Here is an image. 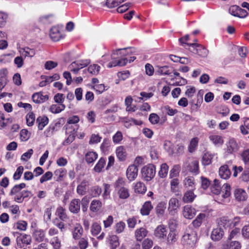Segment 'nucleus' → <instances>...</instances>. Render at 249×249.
Here are the masks:
<instances>
[{
    "label": "nucleus",
    "mask_w": 249,
    "mask_h": 249,
    "mask_svg": "<svg viewBox=\"0 0 249 249\" xmlns=\"http://www.w3.org/2000/svg\"><path fill=\"white\" fill-rule=\"evenodd\" d=\"M131 48L119 49L112 53V61L108 65V68L125 66L128 62L131 63L136 59V57L131 56L129 59L124 56L128 55L132 51Z\"/></svg>",
    "instance_id": "nucleus-1"
},
{
    "label": "nucleus",
    "mask_w": 249,
    "mask_h": 249,
    "mask_svg": "<svg viewBox=\"0 0 249 249\" xmlns=\"http://www.w3.org/2000/svg\"><path fill=\"white\" fill-rule=\"evenodd\" d=\"M196 232L190 228L186 229L182 236L181 242L187 248H194L197 241Z\"/></svg>",
    "instance_id": "nucleus-2"
},
{
    "label": "nucleus",
    "mask_w": 249,
    "mask_h": 249,
    "mask_svg": "<svg viewBox=\"0 0 249 249\" xmlns=\"http://www.w3.org/2000/svg\"><path fill=\"white\" fill-rule=\"evenodd\" d=\"M142 175L146 181L151 180L156 174V167L152 164H149L142 169Z\"/></svg>",
    "instance_id": "nucleus-3"
},
{
    "label": "nucleus",
    "mask_w": 249,
    "mask_h": 249,
    "mask_svg": "<svg viewBox=\"0 0 249 249\" xmlns=\"http://www.w3.org/2000/svg\"><path fill=\"white\" fill-rule=\"evenodd\" d=\"M153 234L156 239L163 241L166 238L168 234L167 228L165 225H160L155 228Z\"/></svg>",
    "instance_id": "nucleus-4"
},
{
    "label": "nucleus",
    "mask_w": 249,
    "mask_h": 249,
    "mask_svg": "<svg viewBox=\"0 0 249 249\" xmlns=\"http://www.w3.org/2000/svg\"><path fill=\"white\" fill-rule=\"evenodd\" d=\"M180 204L178 199L176 197L171 198L168 202V211L171 215H174L177 213Z\"/></svg>",
    "instance_id": "nucleus-5"
},
{
    "label": "nucleus",
    "mask_w": 249,
    "mask_h": 249,
    "mask_svg": "<svg viewBox=\"0 0 249 249\" xmlns=\"http://www.w3.org/2000/svg\"><path fill=\"white\" fill-rule=\"evenodd\" d=\"M17 246L20 248H23L25 245L31 244L32 238L30 235L26 234H20L17 237L16 239Z\"/></svg>",
    "instance_id": "nucleus-6"
},
{
    "label": "nucleus",
    "mask_w": 249,
    "mask_h": 249,
    "mask_svg": "<svg viewBox=\"0 0 249 249\" xmlns=\"http://www.w3.org/2000/svg\"><path fill=\"white\" fill-rule=\"evenodd\" d=\"M138 169L134 164L128 166L126 170V176L130 181L134 180L138 175Z\"/></svg>",
    "instance_id": "nucleus-7"
},
{
    "label": "nucleus",
    "mask_w": 249,
    "mask_h": 249,
    "mask_svg": "<svg viewBox=\"0 0 249 249\" xmlns=\"http://www.w3.org/2000/svg\"><path fill=\"white\" fill-rule=\"evenodd\" d=\"M182 214L187 219H192L196 214V210L191 206L187 205L183 207Z\"/></svg>",
    "instance_id": "nucleus-8"
},
{
    "label": "nucleus",
    "mask_w": 249,
    "mask_h": 249,
    "mask_svg": "<svg viewBox=\"0 0 249 249\" xmlns=\"http://www.w3.org/2000/svg\"><path fill=\"white\" fill-rule=\"evenodd\" d=\"M224 234V231L223 229L218 227L213 229L211 233V237L213 241H219L222 238Z\"/></svg>",
    "instance_id": "nucleus-9"
},
{
    "label": "nucleus",
    "mask_w": 249,
    "mask_h": 249,
    "mask_svg": "<svg viewBox=\"0 0 249 249\" xmlns=\"http://www.w3.org/2000/svg\"><path fill=\"white\" fill-rule=\"evenodd\" d=\"M69 210L73 213H77L80 210V200L79 199H73L70 203Z\"/></svg>",
    "instance_id": "nucleus-10"
},
{
    "label": "nucleus",
    "mask_w": 249,
    "mask_h": 249,
    "mask_svg": "<svg viewBox=\"0 0 249 249\" xmlns=\"http://www.w3.org/2000/svg\"><path fill=\"white\" fill-rule=\"evenodd\" d=\"M121 180H118L116 182V188L118 191V194L120 198L125 199L128 197L129 194L128 190L124 187H120L119 184Z\"/></svg>",
    "instance_id": "nucleus-11"
},
{
    "label": "nucleus",
    "mask_w": 249,
    "mask_h": 249,
    "mask_svg": "<svg viewBox=\"0 0 249 249\" xmlns=\"http://www.w3.org/2000/svg\"><path fill=\"white\" fill-rule=\"evenodd\" d=\"M235 199L239 201H245L248 198V195L245 190L241 188H237L234 192Z\"/></svg>",
    "instance_id": "nucleus-12"
},
{
    "label": "nucleus",
    "mask_w": 249,
    "mask_h": 249,
    "mask_svg": "<svg viewBox=\"0 0 249 249\" xmlns=\"http://www.w3.org/2000/svg\"><path fill=\"white\" fill-rule=\"evenodd\" d=\"M50 36L52 39L54 41H59L62 37L58 27L54 26L50 30Z\"/></svg>",
    "instance_id": "nucleus-13"
},
{
    "label": "nucleus",
    "mask_w": 249,
    "mask_h": 249,
    "mask_svg": "<svg viewBox=\"0 0 249 249\" xmlns=\"http://www.w3.org/2000/svg\"><path fill=\"white\" fill-rule=\"evenodd\" d=\"M83 233V229L79 223H76L74 225L72 231V237L75 240L80 239Z\"/></svg>",
    "instance_id": "nucleus-14"
},
{
    "label": "nucleus",
    "mask_w": 249,
    "mask_h": 249,
    "mask_svg": "<svg viewBox=\"0 0 249 249\" xmlns=\"http://www.w3.org/2000/svg\"><path fill=\"white\" fill-rule=\"evenodd\" d=\"M48 98L47 95H43L41 92H36L32 95L33 102L36 104L42 103L48 100Z\"/></svg>",
    "instance_id": "nucleus-15"
},
{
    "label": "nucleus",
    "mask_w": 249,
    "mask_h": 249,
    "mask_svg": "<svg viewBox=\"0 0 249 249\" xmlns=\"http://www.w3.org/2000/svg\"><path fill=\"white\" fill-rule=\"evenodd\" d=\"M147 233V230L144 228L141 227L135 231V237L137 241H141L143 238L146 236Z\"/></svg>",
    "instance_id": "nucleus-16"
},
{
    "label": "nucleus",
    "mask_w": 249,
    "mask_h": 249,
    "mask_svg": "<svg viewBox=\"0 0 249 249\" xmlns=\"http://www.w3.org/2000/svg\"><path fill=\"white\" fill-rule=\"evenodd\" d=\"M227 152L232 154L238 150V146L236 142L233 139H230L227 143Z\"/></svg>",
    "instance_id": "nucleus-17"
},
{
    "label": "nucleus",
    "mask_w": 249,
    "mask_h": 249,
    "mask_svg": "<svg viewBox=\"0 0 249 249\" xmlns=\"http://www.w3.org/2000/svg\"><path fill=\"white\" fill-rule=\"evenodd\" d=\"M231 186L229 184L227 183H225L223 184L222 187L221 188L220 196L219 197H221L224 199H228L229 200V197L230 196L231 193Z\"/></svg>",
    "instance_id": "nucleus-18"
},
{
    "label": "nucleus",
    "mask_w": 249,
    "mask_h": 249,
    "mask_svg": "<svg viewBox=\"0 0 249 249\" xmlns=\"http://www.w3.org/2000/svg\"><path fill=\"white\" fill-rule=\"evenodd\" d=\"M219 175L223 179L229 178L231 175V172L227 165L221 166L219 170Z\"/></svg>",
    "instance_id": "nucleus-19"
},
{
    "label": "nucleus",
    "mask_w": 249,
    "mask_h": 249,
    "mask_svg": "<svg viewBox=\"0 0 249 249\" xmlns=\"http://www.w3.org/2000/svg\"><path fill=\"white\" fill-rule=\"evenodd\" d=\"M116 154L119 160L124 161L126 159L127 154L125 148L123 146H120L116 148Z\"/></svg>",
    "instance_id": "nucleus-20"
},
{
    "label": "nucleus",
    "mask_w": 249,
    "mask_h": 249,
    "mask_svg": "<svg viewBox=\"0 0 249 249\" xmlns=\"http://www.w3.org/2000/svg\"><path fill=\"white\" fill-rule=\"evenodd\" d=\"M88 186V181L86 180H83L77 187V193L81 196L84 195L87 192V188Z\"/></svg>",
    "instance_id": "nucleus-21"
},
{
    "label": "nucleus",
    "mask_w": 249,
    "mask_h": 249,
    "mask_svg": "<svg viewBox=\"0 0 249 249\" xmlns=\"http://www.w3.org/2000/svg\"><path fill=\"white\" fill-rule=\"evenodd\" d=\"M209 138L213 143L216 146H221L224 143L223 138L220 135H211L209 136Z\"/></svg>",
    "instance_id": "nucleus-22"
},
{
    "label": "nucleus",
    "mask_w": 249,
    "mask_h": 249,
    "mask_svg": "<svg viewBox=\"0 0 249 249\" xmlns=\"http://www.w3.org/2000/svg\"><path fill=\"white\" fill-rule=\"evenodd\" d=\"M184 186L186 188H190L191 190L195 189L196 182L193 177H187L183 180Z\"/></svg>",
    "instance_id": "nucleus-23"
},
{
    "label": "nucleus",
    "mask_w": 249,
    "mask_h": 249,
    "mask_svg": "<svg viewBox=\"0 0 249 249\" xmlns=\"http://www.w3.org/2000/svg\"><path fill=\"white\" fill-rule=\"evenodd\" d=\"M215 154L210 152H206L203 157L202 163L204 165H208L212 163L213 159L214 157Z\"/></svg>",
    "instance_id": "nucleus-24"
},
{
    "label": "nucleus",
    "mask_w": 249,
    "mask_h": 249,
    "mask_svg": "<svg viewBox=\"0 0 249 249\" xmlns=\"http://www.w3.org/2000/svg\"><path fill=\"white\" fill-rule=\"evenodd\" d=\"M134 189L135 193L143 194L146 191V187L143 182L139 181L134 184Z\"/></svg>",
    "instance_id": "nucleus-25"
},
{
    "label": "nucleus",
    "mask_w": 249,
    "mask_h": 249,
    "mask_svg": "<svg viewBox=\"0 0 249 249\" xmlns=\"http://www.w3.org/2000/svg\"><path fill=\"white\" fill-rule=\"evenodd\" d=\"M102 206V203L100 200L94 199L90 203L89 209L91 212L96 213L100 210Z\"/></svg>",
    "instance_id": "nucleus-26"
},
{
    "label": "nucleus",
    "mask_w": 249,
    "mask_h": 249,
    "mask_svg": "<svg viewBox=\"0 0 249 249\" xmlns=\"http://www.w3.org/2000/svg\"><path fill=\"white\" fill-rule=\"evenodd\" d=\"M152 209L153 206L151 202L146 201L142 205L141 210V213L142 215H148Z\"/></svg>",
    "instance_id": "nucleus-27"
},
{
    "label": "nucleus",
    "mask_w": 249,
    "mask_h": 249,
    "mask_svg": "<svg viewBox=\"0 0 249 249\" xmlns=\"http://www.w3.org/2000/svg\"><path fill=\"white\" fill-rule=\"evenodd\" d=\"M196 196L193 190H188L184 193L182 197V201L185 203L192 202Z\"/></svg>",
    "instance_id": "nucleus-28"
},
{
    "label": "nucleus",
    "mask_w": 249,
    "mask_h": 249,
    "mask_svg": "<svg viewBox=\"0 0 249 249\" xmlns=\"http://www.w3.org/2000/svg\"><path fill=\"white\" fill-rule=\"evenodd\" d=\"M237 8H238L235 6H232L230 8V12L234 16H237L242 18H244L247 17L248 14L247 11L241 8L239 9L238 12L236 13H234L233 11Z\"/></svg>",
    "instance_id": "nucleus-29"
},
{
    "label": "nucleus",
    "mask_w": 249,
    "mask_h": 249,
    "mask_svg": "<svg viewBox=\"0 0 249 249\" xmlns=\"http://www.w3.org/2000/svg\"><path fill=\"white\" fill-rule=\"evenodd\" d=\"M33 236L36 241L40 242L43 241L45 236V233L44 231L37 229L34 232Z\"/></svg>",
    "instance_id": "nucleus-30"
},
{
    "label": "nucleus",
    "mask_w": 249,
    "mask_h": 249,
    "mask_svg": "<svg viewBox=\"0 0 249 249\" xmlns=\"http://www.w3.org/2000/svg\"><path fill=\"white\" fill-rule=\"evenodd\" d=\"M19 52L24 57H33L35 55V51L34 49L28 47L20 48Z\"/></svg>",
    "instance_id": "nucleus-31"
},
{
    "label": "nucleus",
    "mask_w": 249,
    "mask_h": 249,
    "mask_svg": "<svg viewBox=\"0 0 249 249\" xmlns=\"http://www.w3.org/2000/svg\"><path fill=\"white\" fill-rule=\"evenodd\" d=\"M218 227L221 228L223 227L225 229L231 228V219H229L227 217L220 218L218 222Z\"/></svg>",
    "instance_id": "nucleus-32"
},
{
    "label": "nucleus",
    "mask_w": 249,
    "mask_h": 249,
    "mask_svg": "<svg viewBox=\"0 0 249 249\" xmlns=\"http://www.w3.org/2000/svg\"><path fill=\"white\" fill-rule=\"evenodd\" d=\"M98 158V154L94 151H89L85 155V160L88 163H93Z\"/></svg>",
    "instance_id": "nucleus-33"
},
{
    "label": "nucleus",
    "mask_w": 249,
    "mask_h": 249,
    "mask_svg": "<svg viewBox=\"0 0 249 249\" xmlns=\"http://www.w3.org/2000/svg\"><path fill=\"white\" fill-rule=\"evenodd\" d=\"M56 214L61 220L64 221H66L68 218L66 210L61 206L57 208Z\"/></svg>",
    "instance_id": "nucleus-34"
},
{
    "label": "nucleus",
    "mask_w": 249,
    "mask_h": 249,
    "mask_svg": "<svg viewBox=\"0 0 249 249\" xmlns=\"http://www.w3.org/2000/svg\"><path fill=\"white\" fill-rule=\"evenodd\" d=\"M221 187L220 185L219 181L216 179L213 180V184L211 186V191L213 194L215 195H220L221 193Z\"/></svg>",
    "instance_id": "nucleus-35"
},
{
    "label": "nucleus",
    "mask_w": 249,
    "mask_h": 249,
    "mask_svg": "<svg viewBox=\"0 0 249 249\" xmlns=\"http://www.w3.org/2000/svg\"><path fill=\"white\" fill-rule=\"evenodd\" d=\"M167 235L168 236L166 237L167 244L172 245L177 241V233L175 230H170Z\"/></svg>",
    "instance_id": "nucleus-36"
},
{
    "label": "nucleus",
    "mask_w": 249,
    "mask_h": 249,
    "mask_svg": "<svg viewBox=\"0 0 249 249\" xmlns=\"http://www.w3.org/2000/svg\"><path fill=\"white\" fill-rule=\"evenodd\" d=\"M49 120L47 117H39L36 119L38 124V128L39 130H42L48 124Z\"/></svg>",
    "instance_id": "nucleus-37"
},
{
    "label": "nucleus",
    "mask_w": 249,
    "mask_h": 249,
    "mask_svg": "<svg viewBox=\"0 0 249 249\" xmlns=\"http://www.w3.org/2000/svg\"><path fill=\"white\" fill-rule=\"evenodd\" d=\"M66 107L64 104L52 105L50 108V110L53 113H59L64 110Z\"/></svg>",
    "instance_id": "nucleus-38"
},
{
    "label": "nucleus",
    "mask_w": 249,
    "mask_h": 249,
    "mask_svg": "<svg viewBox=\"0 0 249 249\" xmlns=\"http://www.w3.org/2000/svg\"><path fill=\"white\" fill-rule=\"evenodd\" d=\"M25 187L26 184L24 183L16 185L12 188L9 194L11 196L19 194L20 193H21V190L24 188Z\"/></svg>",
    "instance_id": "nucleus-39"
},
{
    "label": "nucleus",
    "mask_w": 249,
    "mask_h": 249,
    "mask_svg": "<svg viewBox=\"0 0 249 249\" xmlns=\"http://www.w3.org/2000/svg\"><path fill=\"white\" fill-rule=\"evenodd\" d=\"M101 227L97 222H93L90 228V232L93 236L97 235L101 231Z\"/></svg>",
    "instance_id": "nucleus-40"
},
{
    "label": "nucleus",
    "mask_w": 249,
    "mask_h": 249,
    "mask_svg": "<svg viewBox=\"0 0 249 249\" xmlns=\"http://www.w3.org/2000/svg\"><path fill=\"white\" fill-rule=\"evenodd\" d=\"M109 244L111 249H115L119 245L118 237L115 235L109 236Z\"/></svg>",
    "instance_id": "nucleus-41"
},
{
    "label": "nucleus",
    "mask_w": 249,
    "mask_h": 249,
    "mask_svg": "<svg viewBox=\"0 0 249 249\" xmlns=\"http://www.w3.org/2000/svg\"><path fill=\"white\" fill-rule=\"evenodd\" d=\"M168 170L169 166L166 163H162L160 165V170L158 173L159 176L161 178H165L168 174Z\"/></svg>",
    "instance_id": "nucleus-42"
},
{
    "label": "nucleus",
    "mask_w": 249,
    "mask_h": 249,
    "mask_svg": "<svg viewBox=\"0 0 249 249\" xmlns=\"http://www.w3.org/2000/svg\"><path fill=\"white\" fill-rule=\"evenodd\" d=\"M166 209V204L164 202H160L156 208V213L158 216L163 215Z\"/></svg>",
    "instance_id": "nucleus-43"
},
{
    "label": "nucleus",
    "mask_w": 249,
    "mask_h": 249,
    "mask_svg": "<svg viewBox=\"0 0 249 249\" xmlns=\"http://www.w3.org/2000/svg\"><path fill=\"white\" fill-rule=\"evenodd\" d=\"M156 73L158 75H169V67L167 66H157Z\"/></svg>",
    "instance_id": "nucleus-44"
},
{
    "label": "nucleus",
    "mask_w": 249,
    "mask_h": 249,
    "mask_svg": "<svg viewBox=\"0 0 249 249\" xmlns=\"http://www.w3.org/2000/svg\"><path fill=\"white\" fill-rule=\"evenodd\" d=\"M50 243L53 246V249H61V241L58 237L55 236L52 238Z\"/></svg>",
    "instance_id": "nucleus-45"
},
{
    "label": "nucleus",
    "mask_w": 249,
    "mask_h": 249,
    "mask_svg": "<svg viewBox=\"0 0 249 249\" xmlns=\"http://www.w3.org/2000/svg\"><path fill=\"white\" fill-rule=\"evenodd\" d=\"M125 0H107L106 5L108 8H111L118 6Z\"/></svg>",
    "instance_id": "nucleus-46"
},
{
    "label": "nucleus",
    "mask_w": 249,
    "mask_h": 249,
    "mask_svg": "<svg viewBox=\"0 0 249 249\" xmlns=\"http://www.w3.org/2000/svg\"><path fill=\"white\" fill-rule=\"evenodd\" d=\"M240 243L236 241H231L226 246L224 247V249H241Z\"/></svg>",
    "instance_id": "nucleus-47"
},
{
    "label": "nucleus",
    "mask_w": 249,
    "mask_h": 249,
    "mask_svg": "<svg viewBox=\"0 0 249 249\" xmlns=\"http://www.w3.org/2000/svg\"><path fill=\"white\" fill-rule=\"evenodd\" d=\"M205 217V214L204 213H200L193 221L192 224L195 227H199L201 225L202 220Z\"/></svg>",
    "instance_id": "nucleus-48"
},
{
    "label": "nucleus",
    "mask_w": 249,
    "mask_h": 249,
    "mask_svg": "<svg viewBox=\"0 0 249 249\" xmlns=\"http://www.w3.org/2000/svg\"><path fill=\"white\" fill-rule=\"evenodd\" d=\"M106 164V160L105 159L101 158L96 164L94 168V170L96 172L99 173L102 171V169L104 167Z\"/></svg>",
    "instance_id": "nucleus-49"
},
{
    "label": "nucleus",
    "mask_w": 249,
    "mask_h": 249,
    "mask_svg": "<svg viewBox=\"0 0 249 249\" xmlns=\"http://www.w3.org/2000/svg\"><path fill=\"white\" fill-rule=\"evenodd\" d=\"M179 181L177 178H173L170 181L171 191L175 193L178 191V185Z\"/></svg>",
    "instance_id": "nucleus-50"
},
{
    "label": "nucleus",
    "mask_w": 249,
    "mask_h": 249,
    "mask_svg": "<svg viewBox=\"0 0 249 249\" xmlns=\"http://www.w3.org/2000/svg\"><path fill=\"white\" fill-rule=\"evenodd\" d=\"M163 147L169 154L172 155L174 153L173 145L170 141L167 140L165 141L163 143Z\"/></svg>",
    "instance_id": "nucleus-51"
},
{
    "label": "nucleus",
    "mask_w": 249,
    "mask_h": 249,
    "mask_svg": "<svg viewBox=\"0 0 249 249\" xmlns=\"http://www.w3.org/2000/svg\"><path fill=\"white\" fill-rule=\"evenodd\" d=\"M189 170L190 172L195 174L198 173V161L197 160H194L191 162L189 167Z\"/></svg>",
    "instance_id": "nucleus-52"
},
{
    "label": "nucleus",
    "mask_w": 249,
    "mask_h": 249,
    "mask_svg": "<svg viewBox=\"0 0 249 249\" xmlns=\"http://www.w3.org/2000/svg\"><path fill=\"white\" fill-rule=\"evenodd\" d=\"M81 203L82 210L84 212H86L88 210L89 204V198L88 196H85L80 201Z\"/></svg>",
    "instance_id": "nucleus-53"
},
{
    "label": "nucleus",
    "mask_w": 249,
    "mask_h": 249,
    "mask_svg": "<svg viewBox=\"0 0 249 249\" xmlns=\"http://www.w3.org/2000/svg\"><path fill=\"white\" fill-rule=\"evenodd\" d=\"M104 192L102 195L104 199H107L110 196V185L107 183H104Z\"/></svg>",
    "instance_id": "nucleus-54"
},
{
    "label": "nucleus",
    "mask_w": 249,
    "mask_h": 249,
    "mask_svg": "<svg viewBox=\"0 0 249 249\" xmlns=\"http://www.w3.org/2000/svg\"><path fill=\"white\" fill-rule=\"evenodd\" d=\"M198 142V139L197 138H194L191 140L188 146V150L190 152L192 153L195 151L197 146Z\"/></svg>",
    "instance_id": "nucleus-55"
},
{
    "label": "nucleus",
    "mask_w": 249,
    "mask_h": 249,
    "mask_svg": "<svg viewBox=\"0 0 249 249\" xmlns=\"http://www.w3.org/2000/svg\"><path fill=\"white\" fill-rule=\"evenodd\" d=\"M100 69V67L97 64H93L88 67V71L90 73L96 75L99 73Z\"/></svg>",
    "instance_id": "nucleus-56"
},
{
    "label": "nucleus",
    "mask_w": 249,
    "mask_h": 249,
    "mask_svg": "<svg viewBox=\"0 0 249 249\" xmlns=\"http://www.w3.org/2000/svg\"><path fill=\"white\" fill-rule=\"evenodd\" d=\"M91 195L93 197H96L99 196L102 192V189L98 186L92 187L90 189Z\"/></svg>",
    "instance_id": "nucleus-57"
},
{
    "label": "nucleus",
    "mask_w": 249,
    "mask_h": 249,
    "mask_svg": "<svg viewBox=\"0 0 249 249\" xmlns=\"http://www.w3.org/2000/svg\"><path fill=\"white\" fill-rule=\"evenodd\" d=\"M102 140V137L99 136V134H93L91 135L89 144H93L100 142Z\"/></svg>",
    "instance_id": "nucleus-58"
},
{
    "label": "nucleus",
    "mask_w": 249,
    "mask_h": 249,
    "mask_svg": "<svg viewBox=\"0 0 249 249\" xmlns=\"http://www.w3.org/2000/svg\"><path fill=\"white\" fill-rule=\"evenodd\" d=\"M153 245V242L149 238L145 239L142 242V249H150Z\"/></svg>",
    "instance_id": "nucleus-59"
},
{
    "label": "nucleus",
    "mask_w": 249,
    "mask_h": 249,
    "mask_svg": "<svg viewBox=\"0 0 249 249\" xmlns=\"http://www.w3.org/2000/svg\"><path fill=\"white\" fill-rule=\"evenodd\" d=\"M242 160L245 164H249V149L244 150L241 154Z\"/></svg>",
    "instance_id": "nucleus-60"
},
{
    "label": "nucleus",
    "mask_w": 249,
    "mask_h": 249,
    "mask_svg": "<svg viewBox=\"0 0 249 249\" xmlns=\"http://www.w3.org/2000/svg\"><path fill=\"white\" fill-rule=\"evenodd\" d=\"M88 245L89 242L87 238H80L78 241V246L80 249H86Z\"/></svg>",
    "instance_id": "nucleus-61"
},
{
    "label": "nucleus",
    "mask_w": 249,
    "mask_h": 249,
    "mask_svg": "<svg viewBox=\"0 0 249 249\" xmlns=\"http://www.w3.org/2000/svg\"><path fill=\"white\" fill-rule=\"evenodd\" d=\"M125 227V224L123 221H120L116 224L115 226V231L117 233H122Z\"/></svg>",
    "instance_id": "nucleus-62"
},
{
    "label": "nucleus",
    "mask_w": 249,
    "mask_h": 249,
    "mask_svg": "<svg viewBox=\"0 0 249 249\" xmlns=\"http://www.w3.org/2000/svg\"><path fill=\"white\" fill-rule=\"evenodd\" d=\"M187 89L185 92V95L188 98H192L194 96V94L196 92V89L195 87L193 86H187Z\"/></svg>",
    "instance_id": "nucleus-63"
},
{
    "label": "nucleus",
    "mask_w": 249,
    "mask_h": 249,
    "mask_svg": "<svg viewBox=\"0 0 249 249\" xmlns=\"http://www.w3.org/2000/svg\"><path fill=\"white\" fill-rule=\"evenodd\" d=\"M30 134L26 129H22L20 132V137L22 141H27L30 138Z\"/></svg>",
    "instance_id": "nucleus-64"
}]
</instances>
